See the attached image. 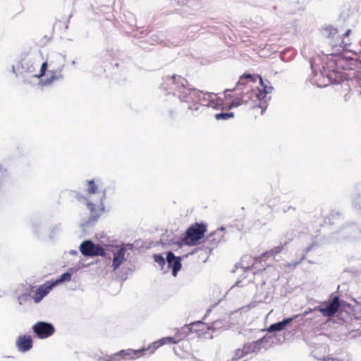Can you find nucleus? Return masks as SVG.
Here are the masks:
<instances>
[{"instance_id": "obj_1", "label": "nucleus", "mask_w": 361, "mask_h": 361, "mask_svg": "<svg viewBox=\"0 0 361 361\" xmlns=\"http://www.w3.org/2000/svg\"><path fill=\"white\" fill-rule=\"evenodd\" d=\"M160 88L166 92L164 107L169 116L173 118L178 112H191L197 116L202 106L219 109L223 101L216 94L204 92L193 87L179 75L165 76Z\"/></svg>"}, {"instance_id": "obj_2", "label": "nucleus", "mask_w": 361, "mask_h": 361, "mask_svg": "<svg viewBox=\"0 0 361 361\" xmlns=\"http://www.w3.org/2000/svg\"><path fill=\"white\" fill-rule=\"evenodd\" d=\"M225 97L232 99L228 104L229 109L246 104L251 109H260L261 114H263L267 108V101L259 99L255 87H246L245 90L234 92L233 94L225 93Z\"/></svg>"}, {"instance_id": "obj_3", "label": "nucleus", "mask_w": 361, "mask_h": 361, "mask_svg": "<svg viewBox=\"0 0 361 361\" xmlns=\"http://www.w3.org/2000/svg\"><path fill=\"white\" fill-rule=\"evenodd\" d=\"M335 63L329 61L326 66L322 67V70H319V73H315L313 65L311 64L313 76L311 78V82L315 84L318 87H326L329 83L341 84L347 80L345 73L338 69L334 68Z\"/></svg>"}, {"instance_id": "obj_4", "label": "nucleus", "mask_w": 361, "mask_h": 361, "mask_svg": "<svg viewBox=\"0 0 361 361\" xmlns=\"http://www.w3.org/2000/svg\"><path fill=\"white\" fill-rule=\"evenodd\" d=\"M207 225L204 222L195 223L192 224L185 231L183 237L178 240L171 239L167 243H164V240H161L162 245H176L181 247L183 245L195 246L198 244L200 240L202 239L207 232Z\"/></svg>"}, {"instance_id": "obj_5", "label": "nucleus", "mask_w": 361, "mask_h": 361, "mask_svg": "<svg viewBox=\"0 0 361 361\" xmlns=\"http://www.w3.org/2000/svg\"><path fill=\"white\" fill-rule=\"evenodd\" d=\"M106 192L107 191L106 188L102 191V195L100 197L99 201L100 208L99 209H97L95 204L90 201L85 196L82 195V194L78 192H74L75 198L80 202L85 203L87 206V208L90 209L91 212V214L88 220L84 221L82 224V226L83 227H88L90 225L94 224L99 218L102 212L104 211L105 207L104 204V201L106 197Z\"/></svg>"}, {"instance_id": "obj_6", "label": "nucleus", "mask_w": 361, "mask_h": 361, "mask_svg": "<svg viewBox=\"0 0 361 361\" xmlns=\"http://www.w3.org/2000/svg\"><path fill=\"white\" fill-rule=\"evenodd\" d=\"M325 31L327 33V37L331 39L330 44L333 49L336 51H339L338 47L342 48L343 50L351 51L349 47L351 44L349 39V35L351 32L350 29H348L343 35L340 37L338 34V30L332 26H329L325 28Z\"/></svg>"}, {"instance_id": "obj_7", "label": "nucleus", "mask_w": 361, "mask_h": 361, "mask_svg": "<svg viewBox=\"0 0 361 361\" xmlns=\"http://www.w3.org/2000/svg\"><path fill=\"white\" fill-rule=\"evenodd\" d=\"M80 251L82 255L85 257H97L102 256L105 258L110 259L107 257L106 250L104 249L100 245L94 244L91 240H86L82 242L79 247Z\"/></svg>"}, {"instance_id": "obj_8", "label": "nucleus", "mask_w": 361, "mask_h": 361, "mask_svg": "<svg viewBox=\"0 0 361 361\" xmlns=\"http://www.w3.org/2000/svg\"><path fill=\"white\" fill-rule=\"evenodd\" d=\"M225 231L226 228L221 226L206 236L204 240V245L205 248L209 251V253H211L219 243L225 241Z\"/></svg>"}, {"instance_id": "obj_9", "label": "nucleus", "mask_w": 361, "mask_h": 361, "mask_svg": "<svg viewBox=\"0 0 361 361\" xmlns=\"http://www.w3.org/2000/svg\"><path fill=\"white\" fill-rule=\"evenodd\" d=\"M259 75L245 73L241 75L233 89H226L224 93L228 92H238L239 90H245L246 87H256V83Z\"/></svg>"}, {"instance_id": "obj_10", "label": "nucleus", "mask_w": 361, "mask_h": 361, "mask_svg": "<svg viewBox=\"0 0 361 361\" xmlns=\"http://www.w3.org/2000/svg\"><path fill=\"white\" fill-rule=\"evenodd\" d=\"M32 331L38 338L45 339L54 334L55 328L51 323L38 322L33 325Z\"/></svg>"}, {"instance_id": "obj_11", "label": "nucleus", "mask_w": 361, "mask_h": 361, "mask_svg": "<svg viewBox=\"0 0 361 361\" xmlns=\"http://www.w3.org/2000/svg\"><path fill=\"white\" fill-rule=\"evenodd\" d=\"M108 251H111L114 255L112 262V268L115 271L125 261V249L119 248L118 245H112L108 246L106 249Z\"/></svg>"}, {"instance_id": "obj_12", "label": "nucleus", "mask_w": 361, "mask_h": 361, "mask_svg": "<svg viewBox=\"0 0 361 361\" xmlns=\"http://www.w3.org/2000/svg\"><path fill=\"white\" fill-rule=\"evenodd\" d=\"M340 306L339 298L335 296L325 307H314L312 312H319L326 317H332L338 311ZM312 312V310H310Z\"/></svg>"}, {"instance_id": "obj_13", "label": "nucleus", "mask_w": 361, "mask_h": 361, "mask_svg": "<svg viewBox=\"0 0 361 361\" xmlns=\"http://www.w3.org/2000/svg\"><path fill=\"white\" fill-rule=\"evenodd\" d=\"M184 39H164V35L161 32L152 34L149 37V42L152 44H160L164 46H179L182 44Z\"/></svg>"}, {"instance_id": "obj_14", "label": "nucleus", "mask_w": 361, "mask_h": 361, "mask_svg": "<svg viewBox=\"0 0 361 361\" xmlns=\"http://www.w3.org/2000/svg\"><path fill=\"white\" fill-rule=\"evenodd\" d=\"M283 249V245H281L279 246H276L269 251L264 252L262 256L259 257L258 258H255L253 259L252 263V269H255L256 271H262L265 269V265L262 264L260 267L258 266V264H261L262 258L269 257V256H273L276 254L280 253Z\"/></svg>"}, {"instance_id": "obj_15", "label": "nucleus", "mask_w": 361, "mask_h": 361, "mask_svg": "<svg viewBox=\"0 0 361 361\" xmlns=\"http://www.w3.org/2000/svg\"><path fill=\"white\" fill-rule=\"evenodd\" d=\"M141 350H134L132 349L121 350L118 353L113 355H105L104 356V361H120V358L125 357H130V358H135L134 355H140Z\"/></svg>"}, {"instance_id": "obj_16", "label": "nucleus", "mask_w": 361, "mask_h": 361, "mask_svg": "<svg viewBox=\"0 0 361 361\" xmlns=\"http://www.w3.org/2000/svg\"><path fill=\"white\" fill-rule=\"evenodd\" d=\"M55 287L51 281H47L40 285L35 292L33 299L35 302L39 303L42 300L48 295L52 288Z\"/></svg>"}, {"instance_id": "obj_17", "label": "nucleus", "mask_w": 361, "mask_h": 361, "mask_svg": "<svg viewBox=\"0 0 361 361\" xmlns=\"http://www.w3.org/2000/svg\"><path fill=\"white\" fill-rule=\"evenodd\" d=\"M166 259L168 267L172 269L173 276H176L178 272L182 267L181 257H176L172 251H169L166 253Z\"/></svg>"}, {"instance_id": "obj_18", "label": "nucleus", "mask_w": 361, "mask_h": 361, "mask_svg": "<svg viewBox=\"0 0 361 361\" xmlns=\"http://www.w3.org/2000/svg\"><path fill=\"white\" fill-rule=\"evenodd\" d=\"M257 80H259V82L262 87L261 90L257 87H255L259 97L261 99H266L268 102L271 97H267V95L273 91L274 87L271 85V83L268 80H264L260 75H259Z\"/></svg>"}, {"instance_id": "obj_19", "label": "nucleus", "mask_w": 361, "mask_h": 361, "mask_svg": "<svg viewBox=\"0 0 361 361\" xmlns=\"http://www.w3.org/2000/svg\"><path fill=\"white\" fill-rule=\"evenodd\" d=\"M32 338L30 336H20L16 340V347L18 351L25 353L32 348Z\"/></svg>"}, {"instance_id": "obj_20", "label": "nucleus", "mask_w": 361, "mask_h": 361, "mask_svg": "<svg viewBox=\"0 0 361 361\" xmlns=\"http://www.w3.org/2000/svg\"><path fill=\"white\" fill-rule=\"evenodd\" d=\"M204 326V323L201 321L192 322L190 324L185 325L180 329H178L176 333V336L178 338V340H182L191 333H192L194 326Z\"/></svg>"}, {"instance_id": "obj_21", "label": "nucleus", "mask_w": 361, "mask_h": 361, "mask_svg": "<svg viewBox=\"0 0 361 361\" xmlns=\"http://www.w3.org/2000/svg\"><path fill=\"white\" fill-rule=\"evenodd\" d=\"M62 69L59 68L55 71H49V73L50 74L49 76H47V78L44 80H41L39 83L44 86L51 84L53 82L59 80L63 79V76L61 73Z\"/></svg>"}, {"instance_id": "obj_22", "label": "nucleus", "mask_w": 361, "mask_h": 361, "mask_svg": "<svg viewBox=\"0 0 361 361\" xmlns=\"http://www.w3.org/2000/svg\"><path fill=\"white\" fill-rule=\"evenodd\" d=\"M166 344V338H161L159 341H157L154 343H152L151 345H149L147 348H143L141 349H139L138 350H141L140 355H134L135 357H140L142 356L146 351H149V353H152L154 352L156 349L159 348L160 346Z\"/></svg>"}, {"instance_id": "obj_23", "label": "nucleus", "mask_w": 361, "mask_h": 361, "mask_svg": "<svg viewBox=\"0 0 361 361\" xmlns=\"http://www.w3.org/2000/svg\"><path fill=\"white\" fill-rule=\"evenodd\" d=\"M262 347H264V350H267L270 348L274 343V337L269 335H265L262 338H260Z\"/></svg>"}, {"instance_id": "obj_24", "label": "nucleus", "mask_w": 361, "mask_h": 361, "mask_svg": "<svg viewBox=\"0 0 361 361\" xmlns=\"http://www.w3.org/2000/svg\"><path fill=\"white\" fill-rule=\"evenodd\" d=\"M31 227L35 235L39 238L42 233L41 230L42 228L41 221L39 220H32L31 222Z\"/></svg>"}, {"instance_id": "obj_25", "label": "nucleus", "mask_w": 361, "mask_h": 361, "mask_svg": "<svg viewBox=\"0 0 361 361\" xmlns=\"http://www.w3.org/2000/svg\"><path fill=\"white\" fill-rule=\"evenodd\" d=\"M71 279V274L69 272H65L62 274L57 279L51 280L54 286L66 281H69Z\"/></svg>"}, {"instance_id": "obj_26", "label": "nucleus", "mask_w": 361, "mask_h": 361, "mask_svg": "<svg viewBox=\"0 0 361 361\" xmlns=\"http://www.w3.org/2000/svg\"><path fill=\"white\" fill-rule=\"evenodd\" d=\"M223 327H224V322L222 320L219 319V320H216L214 322H212L211 326H207V329L212 330V333H214L215 331L221 329Z\"/></svg>"}, {"instance_id": "obj_27", "label": "nucleus", "mask_w": 361, "mask_h": 361, "mask_svg": "<svg viewBox=\"0 0 361 361\" xmlns=\"http://www.w3.org/2000/svg\"><path fill=\"white\" fill-rule=\"evenodd\" d=\"M351 82L353 84H355L357 85L358 89L357 90V92L358 94L361 95V71L359 72L355 73V75L353 76V79L351 80Z\"/></svg>"}, {"instance_id": "obj_28", "label": "nucleus", "mask_w": 361, "mask_h": 361, "mask_svg": "<svg viewBox=\"0 0 361 361\" xmlns=\"http://www.w3.org/2000/svg\"><path fill=\"white\" fill-rule=\"evenodd\" d=\"M87 191L88 194H96L98 192L99 186L97 185L94 180H87Z\"/></svg>"}, {"instance_id": "obj_29", "label": "nucleus", "mask_w": 361, "mask_h": 361, "mask_svg": "<svg viewBox=\"0 0 361 361\" xmlns=\"http://www.w3.org/2000/svg\"><path fill=\"white\" fill-rule=\"evenodd\" d=\"M234 116L233 112H221L215 114V118L216 120H228Z\"/></svg>"}, {"instance_id": "obj_30", "label": "nucleus", "mask_w": 361, "mask_h": 361, "mask_svg": "<svg viewBox=\"0 0 361 361\" xmlns=\"http://www.w3.org/2000/svg\"><path fill=\"white\" fill-rule=\"evenodd\" d=\"M154 260L156 263L159 264V266L163 269L164 265L166 264L165 258L161 254H155L153 256Z\"/></svg>"}, {"instance_id": "obj_31", "label": "nucleus", "mask_w": 361, "mask_h": 361, "mask_svg": "<svg viewBox=\"0 0 361 361\" xmlns=\"http://www.w3.org/2000/svg\"><path fill=\"white\" fill-rule=\"evenodd\" d=\"M247 353L244 351L243 348L242 349H238L235 351V354L233 357L227 361H237L238 360L244 357Z\"/></svg>"}, {"instance_id": "obj_32", "label": "nucleus", "mask_w": 361, "mask_h": 361, "mask_svg": "<svg viewBox=\"0 0 361 361\" xmlns=\"http://www.w3.org/2000/svg\"><path fill=\"white\" fill-rule=\"evenodd\" d=\"M299 317H300V315L296 314L291 317L285 318L282 321H280L279 323H280L282 329H284L287 325H288L292 321H293L294 319H295L296 318H298Z\"/></svg>"}, {"instance_id": "obj_33", "label": "nucleus", "mask_w": 361, "mask_h": 361, "mask_svg": "<svg viewBox=\"0 0 361 361\" xmlns=\"http://www.w3.org/2000/svg\"><path fill=\"white\" fill-rule=\"evenodd\" d=\"M283 329L279 323V322H276V323H274L272 324H271L267 329V331L268 332H276V331H282Z\"/></svg>"}, {"instance_id": "obj_34", "label": "nucleus", "mask_w": 361, "mask_h": 361, "mask_svg": "<svg viewBox=\"0 0 361 361\" xmlns=\"http://www.w3.org/2000/svg\"><path fill=\"white\" fill-rule=\"evenodd\" d=\"M244 351L245 353L249 354L250 353L257 352L254 342L248 343L243 346Z\"/></svg>"}, {"instance_id": "obj_35", "label": "nucleus", "mask_w": 361, "mask_h": 361, "mask_svg": "<svg viewBox=\"0 0 361 361\" xmlns=\"http://www.w3.org/2000/svg\"><path fill=\"white\" fill-rule=\"evenodd\" d=\"M47 69V62H44L41 65L39 73L38 74L33 75V76L35 78H42V76H44L45 75Z\"/></svg>"}, {"instance_id": "obj_36", "label": "nucleus", "mask_w": 361, "mask_h": 361, "mask_svg": "<svg viewBox=\"0 0 361 361\" xmlns=\"http://www.w3.org/2000/svg\"><path fill=\"white\" fill-rule=\"evenodd\" d=\"M31 295L29 293H23L18 297V301L20 305L24 304L27 300H30Z\"/></svg>"}, {"instance_id": "obj_37", "label": "nucleus", "mask_w": 361, "mask_h": 361, "mask_svg": "<svg viewBox=\"0 0 361 361\" xmlns=\"http://www.w3.org/2000/svg\"><path fill=\"white\" fill-rule=\"evenodd\" d=\"M341 216H342L341 212H338V211H333L329 217V221H330L331 224H334V221L340 218Z\"/></svg>"}, {"instance_id": "obj_38", "label": "nucleus", "mask_w": 361, "mask_h": 361, "mask_svg": "<svg viewBox=\"0 0 361 361\" xmlns=\"http://www.w3.org/2000/svg\"><path fill=\"white\" fill-rule=\"evenodd\" d=\"M305 255H302L299 260L292 261L290 262H288V263H287L286 267L288 268H290V269H293L297 265L300 264L302 262V261H303L305 259Z\"/></svg>"}, {"instance_id": "obj_39", "label": "nucleus", "mask_w": 361, "mask_h": 361, "mask_svg": "<svg viewBox=\"0 0 361 361\" xmlns=\"http://www.w3.org/2000/svg\"><path fill=\"white\" fill-rule=\"evenodd\" d=\"M205 329H207V326H206L205 324H204V326H194L193 327L192 333L193 332L198 333L199 335L205 334H206V332L204 331Z\"/></svg>"}, {"instance_id": "obj_40", "label": "nucleus", "mask_w": 361, "mask_h": 361, "mask_svg": "<svg viewBox=\"0 0 361 361\" xmlns=\"http://www.w3.org/2000/svg\"><path fill=\"white\" fill-rule=\"evenodd\" d=\"M119 248H124L125 253H126L128 250H133L134 248V245L131 243H126V244H123L122 245H119Z\"/></svg>"}, {"instance_id": "obj_41", "label": "nucleus", "mask_w": 361, "mask_h": 361, "mask_svg": "<svg viewBox=\"0 0 361 361\" xmlns=\"http://www.w3.org/2000/svg\"><path fill=\"white\" fill-rule=\"evenodd\" d=\"M166 343H177L180 340L176 336L175 337H166Z\"/></svg>"}, {"instance_id": "obj_42", "label": "nucleus", "mask_w": 361, "mask_h": 361, "mask_svg": "<svg viewBox=\"0 0 361 361\" xmlns=\"http://www.w3.org/2000/svg\"><path fill=\"white\" fill-rule=\"evenodd\" d=\"M254 343H255L257 352L259 351L262 349H264V347H262V343L260 338L256 341H254Z\"/></svg>"}, {"instance_id": "obj_43", "label": "nucleus", "mask_w": 361, "mask_h": 361, "mask_svg": "<svg viewBox=\"0 0 361 361\" xmlns=\"http://www.w3.org/2000/svg\"><path fill=\"white\" fill-rule=\"evenodd\" d=\"M59 230H60V225H56V226H53L51 230V233L50 234V238H53L54 236L52 235V233H57L58 231H59Z\"/></svg>"}, {"instance_id": "obj_44", "label": "nucleus", "mask_w": 361, "mask_h": 361, "mask_svg": "<svg viewBox=\"0 0 361 361\" xmlns=\"http://www.w3.org/2000/svg\"><path fill=\"white\" fill-rule=\"evenodd\" d=\"M140 35H141V36H138V32L136 31L133 36L135 37L142 38V37H144L147 36V32L146 30H142V31L140 32Z\"/></svg>"}, {"instance_id": "obj_45", "label": "nucleus", "mask_w": 361, "mask_h": 361, "mask_svg": "<svg viewBox=\"0 0 361 361\" xmlns=\"http://www.w3.org/2000/svg\"><path fill=\"white\" fill-rule=\"evenodd\" d=\"M290 209H292L293 211H295V207H292V206H288L287 207V209H283V212H287L288 211H289Z\"/></svg>"}, {"instance_id": "obj_46", "label": "nucleus", "mask_w": 361, "mask_h": 361, "mask_svg": "<svg viewBox=\"0 0 361 361\" xmlns=\"http://www.w3.org/2000/svg\"><path fill=\"white\" fill-rule=\"evenodd\" d=\"M312 245H310L307 247H306L305 253L304 255L308 253L312 250Z\"/></svg>"}, {"instance_id": "obj_47", "label": "nucleus", "mask_w": 361, "mask_h": 361, "mask_svg": "<svg viewBox=\"0 0 361 361\" xmlns=\"http://www.w3.org/2000/svg\"><path fill=\"white\" fill-rule=\"evenodd\" d=\"M94 359L97 360H104V357H101V356H98V355H94Z\"/></svg>"}, {"instance_id": "obj_48", "label": "nucleus", "mask_w": 361, "mask_h": 361, "mask_svg": "<svg viewBox=\"0 0 361 361\" xmlns=\"http://www.w3.org/2000/svg\"><path fill=\"white\" fill-rule=\"evenodd\" d=\"M34 69H35V68H34L33 65H31L30 67L27 68V71L32 73V72H33Z\"/></svg>"}, {"instance_id": "obj_49", "label": "nucleus", "mask_w": 361, "mask_h": 361, "mask_svg": "<svg viewBox=\"0 0 361 361\" xmlns=\"http://www.w3.org/2000/svg\"><path fill=\"white\" fill-rule=\"evenodd\" d=\"M69 252L71 255H76L78 254V251L74 250H71Z\"/></svg>"}, {"instance_id": "obj_50", "label": "nucleus", "mask_w": 361, "mask_h": 361, "mask_svg": "<svg viewBox=\"0 0 361 361\" xmlns=\"http://www.w3.org/2000/svg\"><path fill=\"white\" fill-rule=\"evenodd\" d=\"M308 313H309V312H308V311H305V312H304V315H305V316H306Z\"/></svg>"}, {"instance_id": "obj_51", "label": "nucleus", "mask_w": 361, "mask_h": 361, "mask_svg": "<svg viewBox=\"0 0 361 361\" xmlns=\"http://www.w3.org/2000/svg\"><path fill=\"white\" fill-rule=\"evenodd\" d=\"M12 71H13V72H15V68H14V66H13V67H12Z\"/></svg>"}, {"instance_id": "obj_52", "label": "nucleus", "mask_w": 361, "mask_h": 361, "mask_svg": "<svg viewBox=\"0 0 361 361\" xmlns=\"http://www.w3.org/2000/svg\"><path fill=\"white\" fill-rule=\"evenodd\" d=\"M75 62L73 61H72V65H75Z\"/></svg>"}, {"instance_id": "obj_53", "label": "nucleus", "mask_w": 361, "mask_h": 361, "mask_svg": "<svg viewBox=\"0 0 361 361\" xmlns=\"http://www.w3.org/2000/svg\"><path fill=\"white\" fill-rule=\"evenodd\" d=\"M114 66H117V67H118V64L117 63H116L114 64Z\"/></svg>"}]
</instances>
